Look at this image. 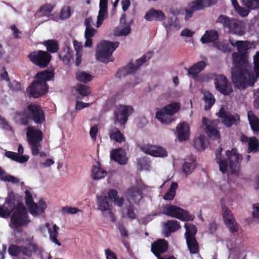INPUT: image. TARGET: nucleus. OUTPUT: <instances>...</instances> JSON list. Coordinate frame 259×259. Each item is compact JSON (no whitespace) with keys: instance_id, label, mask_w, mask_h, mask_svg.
<instances>
[{"instance_id":"2","label":"nucleus","mask_w":259,"mask_h":259,"mask_svg":"<svg viewBox=\"0 0 259 259\" xmlns=\"http://www.w3.org/2000/svg\"><path fill=\"white\" fill-rule=\"evenodd\" d=\"M223 151V148L219 147L216 151L215 160L219 164L220 170L225 174L227 170L228 166L231 174L238 176L240 168V162L242 159V155H240L236 149H232L231 151H227L226 156L229 160V165L228 162L221 158V152Z\"/></svg>"},{"instance_id":"53","label":"nucleus","mask_w":259,"mask_h":259,"mask_svg":"<svg viewBox=\"0 0 259 259\" xmlns=\"http://www.w3.org/2000/svg\"><path fill=\"white\" fill-rule=\"evenodd\" d=\"M76 91L82 97L87 96L91 93L90 88L82 84H77Z\"/></svg>"},{"instance_id":"20","label":"nucleus","mask_w":259,"mask_h":259,"mask_svg":"<svg viewBox=\"0 0 259 259\" xmlns=\"http://www.w3.org/2000/svg\"><path fill=\"white\" fill-rule=\"evenodd\" d=\"M167 249V242L163 239H159L151 244V251L157 257L160 256Z\"/></svg>"},{"instance_id":"30","label":"nucleus","mask_w":259,"mask_h":259,"mask_svg":"<svg viewBox=\"0 0 259 259\" xmlns=\"http://www.w3.org/2000/svg\"><path fill=\"white\" fill-rule=\"evenodd\" d=\"M219 37V34L215 30L206 31L201 38V41L203 44L210 43L213 42Z\"/></svg>"},{"instance_id":"25","label":"nucleus","mask_w":259,"mask_h":259,"mask_svg":"<svg viewBox=\"0 0 259 259\" xmlns=\"http://www.w3.org/2000/svg\"><path fill=\"white\" fill-rule=\"evenodd\" d=\"M108 135L111 140L121 143L125 141L126 138L120 130L114 126H111L108 130Z\"/></svg>"},{"instance_id":"6","label":"nucleus","mask_w":259,"mask_h":259,"mask_svg":"<svg viewBox=\"0 0 259 259\" xmlns=\"http://www.w3.org/2000/svg\"><path fill=\"white\" fill-rule=\"evenodd\" d=\"M29 222L26 207L22 203L18 202L17 209L11 217V227L16 229L27 225Z\"/></svg>"},{"instance_id":"59","label":"nucleus","mask_w":259,"mask_h":259,"mask_svg":"<svg viewBox=\"0 0 259 259\" xmlns=\"http://www.w3.org/2000/svg\"><path fill=\"white\" fill-rule=\"evenodd\" d=\"M0 126L4 130L8 131H13L12 127L6 120V119L0 115Z\"/></svg>"},{"instance_id":"55","label":"nucleus","mask_w":259,"mask_h":259,"mask_svg":"<svg viewBox=\"0 0 259 259\" xmlns=\"http://www.w3.org/2000/svg\"><path fill=\"white\" fill-rule=\"evenodd\" d=\"M135 210L136 208L134 205L130 202V204L127 207L126 216L131 220H135L137 218Z\"/></svg>"},{"instance_id":"9","label":"nucleus","mask_w":259,"mask_h":259,"mask_svg":"<svg viewBox=\"0 0 259 259\" xmlns=\"http://www.w3.org/2000/svg\"><path fill=\"white\" fill-rule=\"evenodd\" d=\"M153 55V52H148L136 60V65L132 63H129L126 66L119 69L116 73V77L120 78L122 76L135 72L139 67L149 60Z\"/></svg>"},{"instance_id":"7","label":"nucleus","mask_w":259,"mask_h":259,"mask_svg":"<svg viewBox=\"0 0 259 259\" xmlns=\"http://www.w3.org/2000/svg\"><path fill=\"white\" fill-rule=\"evenodd\" d=\"M26 135L32 154L33 155H37L39 153L40 142L43 139L42 132L39 130L34 128L33 126H28Z\"/></svg>"},{"instance_id":"48","label":"nucleus","mask_w":259,"mask_h":259,"mask_svg":"<svg viewBox=\"0 0 259 259\" xmlns=\"http://www.w3.org/2000/svg\"><path fill=\"white\" fill-rule=\"evenodd\" d=\"M241 3L249 11L259 9V0H242Z\"/></svg>"},{"instance_id":"11","label":"nucleus","mask_w":259,"mask_h":259,"mask_svg":"<svg viewBox=\"0 0 259 259\" xmlns=\"http://www.w3.org/2000/svg\"><path fill=\"white\" fill-rule=\"evenodd\" d=\"M134 111L131 106L118 105L114 112V124L119 123L120 125H124Z\"/></svg>"},{"instance_id":"24","label":"nucleus","mask_w":259,"mask_h":259,"mask_svg":"<svg viewBox=\"0 0 259 259\" xmlns=\"http://www.w3.org/2000/svg\"><path fill=\"white\" fill-rule=\"evenodd\" d=\"M191 135L190 127L186 122L179 124V142H187L190 139Z\"/></svg>"},{"instance_id":"43","label":"nucleus","mask_w":259,"mask_h":259,"mask_svg":"<svg viewBox=\"0 0 259 259\" xmlns=\"http://www.w3.org/2000/svg\"><path fill=\"white\" fill-rule=\"evenodd\" d=\"M92 178L94 180H100L107 175L106 171L97 166H94L92 169Z\"/></svg>"},{"instance_id":"57","label":"nucleus","mask_w":259,"mask_h":259,"mask_svg":"<svg viewBox=\"0 0 259 259\" xmlns=\"http://www.w3.org/2000/svg\"><path fill=\"white\" fill-rule=\"evenodd\" d=\"M53 6L50 4H46L41 6L38 11V12L42 14L43 15H48L53 11Z\"/></svg>"},{"instance_id":"4","label":"nucleus","mask_w":259,"mask_h":259,"mask_svg":"<svg viewBox=\"0 0 259 259\" xmlns=\"http://www.w3.org/2000/svg\"><path fill=\"white\" fill-rule=\"evenodd\" d=\"M8 252L13 257H18L22 254L28 258H31L33 254L40 253L41 249L34 242H30L27 246L11 244L8 248Z\"/></svg>"},{"instance_id":"50","label":"nucleus","mask_w":259,"mask_h":259,"mask_svg":"<svg viewBox=\"0 0 259 259\" xmlns=\"http://www.w3.org/2000/svg\"><path fill=\"white\" fill-rule=\"evenodd\" d=\"M37 206L36 208L32 207L30 211L32 214H40L43 212L47 207V204L45 202L40 200L38 202V204H37Z\"/></svg>"},{"instance_id":"23","label":"nucleus","mask_w":259,"mask_h":259,"mask_svg":"<svg viewBox=\"0 0 259 259\" xmlns=\"http://www.w3.org/2000/svg\"><path fill=\"white\" fill-rule=\"evenodd\" d=\"M196 167V163L195 161L192 159L186 160L181 166V176L184 179L187 178Z\"/></svg>"},{"instance_id":"42","label":"nucleus","mask_w":259,"mask_h":259,"mask_svg":"<svg viewBox=\"0 0 259 259\" xmlns=\"http://www.w3.org/2000/svg\"><path fill=\"white\" fill-rule=\"evenodd\" d=\"M128 194L135 203L138 202L143 198L142 191L137 187L131 188Z\"/></svg>"},{"instance_id":"62","label":"nucleus","mask_w":259,"mask_h":259,"mask_svg":"<svg viewBox=\"0 0 259 259\" xmlns=\"http://www.w3.org/2000/svg\"><path fill=\"white\" fill-rule=\"evenodd\" d=\"M96 31V30L93 27L85 28L84 37L92 38L94 36Z\"/></svg>"},{"instance_id":"60","label":"nucleus","mask_w":259,"mask_h":259,"mask_svg":"<svg viewBox=\"0 0 259 259\" xmlns=\"http://www.w3.org/2000/svg\"><path fill=\"white\" fill-rule=\"evenodd\" d=\"M237 13L242 17H245L248 16L249 13V10L241 6L238 7L236 10Z\"/></svg>"},{"instance_id":"18","label":"nucleus","mask_w":259,"mask_h":259,"mask_svg":"<svg viewBox=\"0 0 259 259\" xmlns=\"http://www.w3.org/2000/svg\"><path fill=\"white\" fill-rule=\"evenodd\" d=\"M202 122L210 138L214 140L220 139V134L217 126L219 122L217 120L210 121L207 118L203 117Z\"/></svg>"},{"instance_id":"8","label":"nucleus","mask_w":259,"mask_h":259,"mask_svg":"<svg viewBox=\"0 0 259 259\" xmlns=\"http://www.w3.org/2000/svg\"><path fill=\"white\" fill-rule=\"evenodd\" d=\"M178 112V102H174L159 109L156 113L155 117L161 123L168 124L175 119L174 114Z\"/></svg>"},{"instance_id":"51","label":"nucleus","mask_w":259,"mask_h":259,"mask_svg":"<svg viewBox=\"0 0 259 259\" xmlns=\"http://www.w3.org/2000/svg\"><path fill=\"white\" fill-rule=\"evenodd\" d=\"M190 9L194 11L202 10L206 7L204 0H195L189 5Z\"/></svg>"},{"instance_id":"1","label":"nucleus","mask_w":259,"mask_h":259,"mask_svg":"<svg viewBox=\"0 0 259 259\" xmlns=\"http://www.w3.org/2000/svg\"><path fill=\"white\" fill-rule=\"evenodd\" d=\"M229 41L233 47L237 48L239 53L244 52L250 48L249 43L247 41H235L232 38H229ZM232 59L233 66L231 69V76L234 86L240 90L252 86L256 78L259 77V51L256 52L253 56L255 76L251 72V67L244 55L234 52Z\"/></svg>"},{"instance_id":"21","label":"nucleus","mask_w":259,"mask_h":259,"mask_svg":"<svg viewBox=\"0 0 259 259\" xmlns=\"http://www.w3.org/2000/svg\"><path fill=\"white\" fill-rule=\"evenodd\" d=\"M240 140L243 143L248 144L247 152L256 153L259 151V142L255 137L248 138L243 134H241Z\"/></svg>"},{"instance_id":"38","label":"nucleus","mask_w":259,"mask_h":259,"mask_svg":"<svg viewBox=\"0 0 259 259\" xmlns=\"http://www.w3.org/2000/svg\"><path fill=\"white\" fill-rule=\"evenodd\" d=\"M16 115L18 117L19 121L21 125H28L29 124L31 118L29 113L27 110L16 112Z\"/></svg>"},{"instance_id":"61","label":"nucleus","mask_w":259,"mask_h":259,"mask_svg":"<svg viewBox=\"0 0 259 259\" xmlns=\"http://www.w3.org/2000/svg\"><path fill=\"white\" fill-rule=\"evenodd\" d=\"M79 210L76 207L64 206L62 208V211L63 212L70 214H76Z\"/></svg>"},{"instance_id":"12","label":"nucleus","mask_w":259,"mask_h":259,"mask_svg":"<svg viewBox=\"0 0 259 259\" xmlns=\"http://www.w3.org/2000/svg\"><path fill=\"white\" fill-rule=\"evenodd\" d=\"M17 207V203L15 196L13 193L9 194L5 200V204L3 206H0V216L4 218H8Z\"/></svg>"},{"instance_id":"58","label":"nucleus","mask_w":259,"mask_h":259,"mask_svg":"<svg viewBox=\"0 0 259 259\" xmlns=\"http://www.w3.org/2000/svg\"><path fill=\"white\" fill-rule=\"evenodd\" d=\"M71 15V9L69 6L63 7L60 13V17L61 19H66Z\"/></svg>"},{"instance_id":"36","label":"nucleus","mask_w":259,"mask_h":259,"mask_svg":"<svg viewBox=\"0 0 259 259\" xmlns=\"http://www.w3.org/2000/svg\"><path fill=\"white\" fill-rule=\"evenodd\" d=\"M247 116L252 130L254 132H259V119L251 111L248 112Z\"/></svg>"},{"instance_id":"13","label":"nucleus","mask_w":259,"mask_h":259,"mask_svg":"<svg viewBox=\"0 0 259 259\" xmlns=\"http://www.w3.org/2000/svg\"><path fill=\"white\" fill-rule=\"evenodd\" d=\"M216 90L224 95H229L233 89L231 83L224 75H219L214 80Z\"/></svg>"},{"instance_id":"44","label":"nucleus","mask_w":259,"mask_h":259,"mask_svg":"<svg viewBox=\"0 0 259 259\" xmlns=\"http://www.w3.org/2000/svg\"><path fill=\"white\" fill-rule=\"evenodd\" d=\"M184 228L186 229V232L185 233V239L190 237H195L197 230L194 225L190 223H185Z\"/></svg>"},{"instance_id":"56","label":"nucleus","mask_w":259,"mask_h":259,"mask_svg":"<svg viewBox=\"0 0 259 259\" xmlns=\"http://www.w3.org/2000/svg\"><path fill=\"white\" fill-rule=\"evenodd\" d=\"M107 10L100 9L97 17V27H100L107 16Z\"/></svg>"},{"instance_id":"32","label":"nucleus","mask_w":259,"mask_h":259,"mask_svg":"<svg viewBox=\"0 0 259 259\" xmlns=\"http://www.w3.org/2000/svg\"><path fill=\"white\" fill-rule=\"evenodd\" d=\"M98 209L102 211H108L111 209L112 205H110L106 196H97Z\"/></svg>"},{"instance_id":"29","label":"nucleus","mask_w":259,"mask_h":259,"mask_svg":"<svg viewBox=\"0 0 259 259\" xmlns=\"http://www.w3.org/2000/svg\"><path fill=\"white\" fill-rule=\"evenodd\" d=\"M161 208L163 214L178 219V206L172 204H164L162 206Z\"/></svg>"},{"instance_id":"15","label":"nucleus","mask_w":259,"mask_h":259,"mask_svg":"<svg viewBox=\"0 0 259 259\" xmlns=\"http://www.w3.org/2000/svg\"><path fill=\"white\" fill-rule=\"evenodd\" d=\"M222 213L225 225L231 232L238 231V227L232 213L224 203H221Z\"/></svg>"},{"instance_id":"17","label":"nucleus","mask_w":259,"mask_h":259,"mask_svg":"<svg viewBox=\"0 0 259 259\" xmlns=\"http://www.w3.org/2000/svg\"><path fill=\"white\" fill-rule=\"evenodd\" d=\"M216 115L222 119V123L227 127L237 125L240 121V117L238 115L232 114L226 111L224 108H221Z\"/></svg>"},{"instance_id":"37","label":"nucleus","mask_w":259,"mask_h":259,"mask_svg":"<svg viewBox=\"0 0 259 259\" xmlns=\"http://www.w3.org/2000/svg\"><path fill=\"white\" fill-rule=\"evenodd\" d=\"M203 100L204 101V109L208 110L210 109L215 102V99L213 95L208 91H203Z\"/></svg>"},{"instance_id":"16","label":"nucleus","mask_w":259,"mask_h":259,"mask_svg":"<svg viewBox=\"0 0 259 259\" xmlns=\"http://www.w3.org/2000/svg\"><path fill=\"white\" fill-rule=\"evenodd\" d=\"M48 85H46L37 79L33 81L27 88V92L30 96L34 98H38L48 92Z\"/></svg>"},{"instance_id":"14","label":"nucleus","mask_w":259,"mask_h":259,"mask_svg":"<svg viewBox=\"0 0 259 259\" xmlns=\"http://www.w3.org/2000/svg\"><path fill=\"white\" fill-rule=\"evenodd\" d=\"M31 120L37 124H41L45 121V115L40 106L31 103L27 107Z\"/></svg>"},{"instance_id":"49","label":"nucleus","mask_w":259,"mask_h":259,"mask_svg":"<svg viewBox=\"0 0 259 259\" xmlns=\"http://www.w3.org/2000/svg\"><path fill=\"white\" fill-rule=\"evenodd\" d=\"M195 216L190 214L187 210L179 207V220L183 221H193Z\"/></svg>"},{"instance_id":"22","label":"nucleus","mask_w":259,"mask_h":259,"mask_svg":"<svg viewBox=\"0 0 259 259\" xmlns=\"http://www.w3.org/2000/svg\"><path fill=\"white\" fill-rule=\"evenodd\" d=\"M144 18L149 21H161L165 20L166 17L162 11L152 8L146 13Z\"/></svg>"},{"instance_id":"41","label":"nucleus","mask_w":259,"mask_h":259,"mask_svg":"<svg viewBox=\"0 0 259 259\" xmlns=\"http://www.w3.org/2000/svg\"><path fill=\"white\" fill-rule=\"evenodd\" d=\"M59 228L56 225H54L53 226V229L49 228L48 229V232L49 233L50 235V239L51 241L56 244L58 245L59 246H61V243L57 239V237L58 236V230Z\"/></svg>"},{"instance_id":"26","label":"nucleus","mask_w":259,"mask_h":259,"mask_svg":"<svg viewBox=\"0 0 259 259\" xmlns=\"http://www.w3.org/2000/svg\"><path fill=\"white\" fill-rule=\"evenodd\" d=\"M206 66V62L203 60L194 64L188 69V74L193 78H196L199 74L204 70Z\"/></svg>"},{"instance_id":"10","label":"nucleus","mask_w":259,"mask_h":259,"mask_svg":"<svg viewBox=\"0 0 259 259\" xmlns=\"http://www.w3.org/2000/svg\"><path fill=\"white\" fill-rule=\"evenodd\" d=\"M28 58L35 65L40 68H45L50 63L52 55L46 51L37 50L31 52Z\"/></svg>"},{"instance_id":"52","label":"nucleus","mask_w":259,"mask_h":259,"mask_svg":"<svg viewBox=\"0 0 259 259\" xmlns=\"http://www.w3.org/2000/svg\"><path fill=\"white\" fill-rule=\"evenodd\" d=\"M25 202L26 205L29 207L30 210L32 207H37V204L33 201V197L31 193L28 190L25 191Z\"/></svg>"},{"instance_id":"5","label":"nucleus","mask_w":259,"mask_h":259,"mask_svg":"<svg viewBox=\"0 0 259 259\" xmlns=\"http://www.w3.org/2000/svg\"><path fill=\"white\" fill-rule=\"evenodd\" d=\"M216 23H220L224 27L227 28L229 33L239 36L244 34V26L243 22L236 18L221 15L216 20Z\"/></svg>"},{"instance_id":"28","label":"nucleus","mask_w":259,"mask_h":259,"mask_svg":"<svg viewBox=\"0 0 259 259\" xmlns=\"http://www.w3.org/2000/svg\"><path fill=\"white\" fill-rule=\"evenodd\" d=\"M178 229V223L177 221H167L164 223L163 232L165 237H168L171 233Z\"/></svg>"},{"instance_id":"34","label":"nucleus","mask_w":259,"mask_h":259,"mask_svg":"<svg viewBox=\"0 0 259 259\" xmlns=\"http://www.w3.org/2000/svg\"><path fill=\"white\" fill-rule=\"evenodd\" d=\"M46 47L47 52L55 53L59 51V43L55 39H48L44 41L42 44Z\"/></svg>"},{"instance_id":"40","label":"nucleus","mask_w":259,"mask_h":259,"mask_svg":"<svg viewBox=\"0 0 259 259\" xmlns=\"http://www.w3.org/2000/svg\"><path fill=\"white\" fill-rule=\"evenodd\" d=\"M0 181L11 182L12 184H18L20 182L17 178L7 174L6 172L1 167H0Z\"/></svg>"},{"instance_id":"27","label":"nucleus","mask_w":259,"mask_h":259,"mask_svg":"<svg viewBox=\"0 0 259 259\" xmlns=\"http://www.w3.org/2000/svg\"><path fill=\"white\" fill-rule=\"evenodd\" d=\"M73 52L67 46L62 48L61 51L59 53V58L65 64H68L70 61L73 59Z\"/></svg>"},{"instance_id":"31","label":"nucleus","mask_w":259,"mask_h":259,"mask_svg":"<svg viewBox=\"0 0 259 259\" xmlns=\"http://www.w3.org/2000/svg\"><path fill=\"white\" fill-rule=\"evenodd\" d=\"M54 77V73L53 71L45 70L38 72L36 75V79L46 85H48L47 81L50 80Z\"/></svg>"},{"instance_id":"35","label":"nucleus","mask_w":259,"mask_h":259,"mask_svg":"<svg viewBox=\"0 0 259 259\" xmlns=\"http://www.w3.org/2000/svg\"><path fill=\"white\" fill-rule=\"evenodd\" d=\"M6 157L21 163L25 162L28 160L29 157L26 155H20L16 152L7 151L5 153Z\"/></svg>"},{"instance_id":"63","label":"nucleus","mask_w":259,"mask_h":259,"mask_svg":"<svg viewBox=\"0 0 259 259\" xmlns=\"http://www.w3.org/2000/svg\"><path fill=\"white\" fill-rule=\"evenodd\" d=\"M253 210L252 212L253 218L257 221H259V204L253 205Z\"/></svg>"},{"instance_id":"39","label":"nucleus","mask_w":259,"mask_h":259,"mask_svg":"<svg viewBox=\"0 0 259 259\" xmlns=\"http://www.w3.org/2000/svg\"><path fill=\"white\" fill-rule=\"evenodd\" d=\"M111 159L120 164H125L126 160L124 159L122 155L120 153V149H115L111 152Z\"/></svg>"},{"instance_id":"64","label":"nucleus","mask_w":259,"mask_h":259,"mask_svg":"<svg viewBox=\"0 0 259 259\" xmlns=\"http://www.w3.org/2000/svg\"><path fill=\"white\" fill-rule=\"evenodd\" d=\"M107 259H118L116 254L109 249L105 250Z\"/></svg>"},{"instance_id":"54","label":"nucleus","mask_w":259,"mask_h":259,"mask_svg":"<svg viewBox=\"0 0 259 259\" xmlns=\"http://www.w3.org/2000/svg\"><path fill=\"white\" fill-rule=\"evenodd\" d=\"M215 47L218 50L224 53H228L231 51V49L228 44L225 40L218 42L215 45Z\"/></svg>"},{"instance_id":"45","label":"nucleus","mask_w":259,"mask_h":259,"mask_svg":"<svg viewBox=\"0 0 259 259\" xmlns=\"http://www.w3.org/2000/svg\"><path fill=\"white\" fill-rule=\"evenodd\" d=\"M194 146L197 150H203L206 147L205 137L203 135H200L195 138L193 141Z\"/></svg>"},{"instance_id":"33","label":"nucleus","mask_w":259,"mask_h":259,"mask_svg":"<svg viewBox=\"0 0 259 259\" xmlns=\"http://www.w3.org/2000/svg\"><path fill=\"white\" fill-rule=\"evenodd\" d=\"M188 250L191 254H197L199 251V246L195 237L186 238Z\"/></svg>"},{"instance_id":"46","label":"nucleus","mask_w":259,"mask_h":259,"mask_svg":"<svg viewBox=\"0 0 259 259\" xmlns=\"http://www.w3.org/2000/svg\"><path fill=\"white\" fill-rule=\"evenodd\" d=\"M76 78L80 82L88 83L93 79V76L84 71H78L76 73Z\"/></svg>"},{"instance_id":"19","label":"nucleus","mask_w":259,"mask_h":259,"mask_svg":"<svg viewBox=\"0 0 259 259\" xmlns=\"http://www.w3.org/2000/svg\"><path fill=\"white\" fill-rule=\"evenodd\" d=\"M141 149L145 153L155 157H165L167 155L164 148L155 145H144L141 147Z\"/></svg>"},{"instance_id":"3","label":"nucleus","mask_w":259,"mask_h":259,"mask_svg":"<svg viewBox=\"0 0 259 259\" xmlns=\"http://www.w3.org/2000/svg\"><path fill=\"white\" fill-rule=\"evenodd\" d=\"M118 41L111 42L108 40L101 41L98 46L96 58L99 61L107 63L113 61L112 53L118 47Z\"/></svg>"},{"instance_id":"47","label":"nucleus","mask_w":259,"mask_h":259,"mask_svg":"<svg viewBox=\"0 0 259 259\" xmlns=\"http://www.w3.org/2000/svg\"><path fill=\"white\" fill-rule=\"evenodd\" d=\"M178 187L177 183H172L168 191L163 196V199L166 200H172L174 199L176 195V190Z\"/></svg>"}]
</instances>
